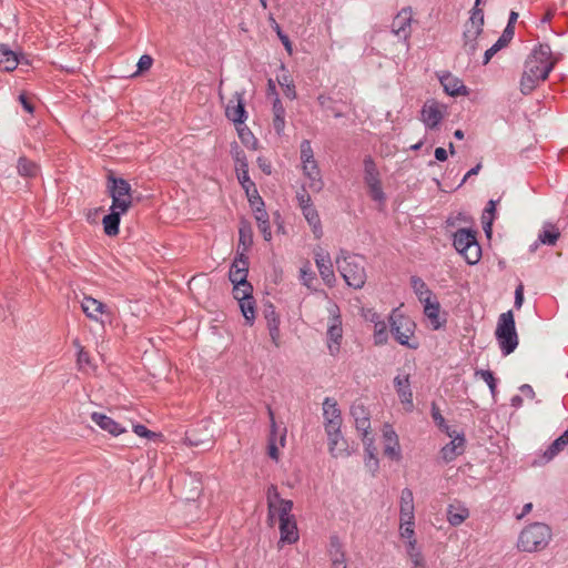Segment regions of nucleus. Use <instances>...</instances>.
Listing matches in <instances>:
<instances>
[{
    "instance_id": "obj_33",
    "label": "nucleus",
    "mask_w": 568,
    "mask_h": 568,
    "mask_svg": "<svg viewBox=\"0 0 568 568\" xmlns=\"http://www.w3.org/2000/svg\"><path fill=\"white\" fill-rule=\"evenodd\" d=\"M254 215H255V220L257 222V226H258L260 231L262 232L264 240L267 242L271 241L272 232H271L267 212L263 207L256 206V209L254 210Z\"/></svg>"
},
{
    "instance_id": "obj_21",
    "label": "nucleus",
    "mask_w": 568,
    "mask_h": 568,
    "mask_svg": "<svg viewBox=\"0 0 568 568\" xmlns=\"http://www.w3.org/2000/svg\"><path fill=\"white\" fill-rule=\"evenodd\" d=\"M248 273V258L241 253L235 260L233 261L229 278L232 282V284H241L242 282H247Z\"/></svg>"
},
{
    "instance_id": "obj_15",
    "label": "nucleus",
    "mask_w": 568,
    "mask_h": 568,
    "mask_svg": "<svg viewBox=\"0 0 568 568\" xmlns=\"http://www.w3.org/2000/svg\"><path fill=\"white\" fill-rule=\"evenodd\" d=\"M268 416L271 420V434L268 438V456L278 460L280 458V448L285 446L286 442V429L284 428L282 432H278L277 425L275 423L274 413L271 408H268Z\"/></svg>"
},
{
    "instance_id": "obj_58",
    "label": "nucleus",
    "mask_w": 568,
    "mask_h": 568,
    "mask_svg": "<svg viewBox=\"0 0 568 568\" xmlns=\"http://www.w3.org/2000/svg\"><path fill=\"white\" fill-rule=\"evenodd\" d=\"M500 49H503V47L498 42H496L493 47L487 49L484 54L483 64H487Z\"/></svg>"
},
{
    "instance_id": "obj_47",
    "label": "nucleus",
    "mask_w": 568,
    "mask_h": 568,
    "mask_svg": "<svg viewBox=\"0 0 568 568\" xmlns=\"http://www.w3.org/2000/svg\"><path fill=\"white\" fill-rule=\"evenodd\" d=\"M414 504H399V520L415 519Z\"/></svg>"
},
{
    "instance_id": "obj_7",
    "label": "nucleus",
    "mask_w": 568,
    "mask_h": 568,
    "mask_svg": "<svg viewBox=\"0 0 568 568\" xmlns=\"http://www.w3.org/2000/svg\"><path fill=\"white\" fill-rule=\"evenodd\" d=\"M495 334L504 355H509L516 349L518 335L511 311L503 313L499 316Z\"/></svg>"
},
{
    "instance_id": "obj_22",
    "label": "nucleus",
    "mask_w": 568,
    "mask_h": 568,
    "mask_svg": "<svg viewBox=\"0 0 568 568\" xmlns=\"http://www.w3.org/2000/svg\"><path fill=\"white\" fill-rule=\"evenodd\" d=\"M383 438L385 456L398 460L400 458L398 437L389 425L384 426Z\"/></svg>"
},
{
    "instance_id": "obj_37",
    "label": "nucleus",
    "mask_w": 568,
    "mask_h": 568,
    "mask_svg": "<svg viewBox=\"0 0 568 568\" xmlns=\"http://www.w3.org/2000/svg\"><path fill=\"white\" fill-rule=\"evenodd\" d=\"M331 556H332V568H346L344 554L341 550V545L337 539L331 540Z\"/></svg>"
},
{
    "instance_id": "obj_27",
    "label": "nucleus",
    "mask_w": 568,
    "mask_h": 568,
    "mask_svg": "<svg viewBox=\"0 0 568 568\" xmlns=\"http://www.w3.org/2000/svg\"><path fill=\"white\" fill-rule=\"evenodd\" d=\"M406 555L412 564V568H427V562L417 541L406 542Z\"/></svg>"
},
{
    "instance_id": "obj_20",
    "label": "nucleus",
    "mask_w": 568,
    "mask_h": 568,
    "mask_svg": "<svg viewBox=\"0 0 568 568\" xmlns=\"http://www.w3.org/2000/svg\"><path fill=\"white\" fill-rule=\"evenodd\" d=\"M91 419L102 430L109 433L112 436H119L126 432L125 427H123L121 424H119L113 418H111L110 416H108L103 413L93 412L91 414Z\"/></svg>"
},
{
    "instance_id": "obj_2",
    "label": "nucleus",
    "mask_w": 568,
    "mask_h": 568,
    "mask_svg": "<svg viewBox=\"0 0 568 568\" xmlns=\"http://www.w3.org/2000/svg\"><path fill=\"white\" fill-rule=\"evenodd\" d=\"M323 416L331 454L334 457L349 456L346 442L341 435L342 418L335 400L331 398L324 400Z\"/></svg>"
},
{
    "instance_id": "obj_49",
    "label": "nucleus",
    "mask_w": 568,
    "mask_h": 568,
    "mask_svg": "<svg viewBox=\"0 0 568 568\" xmlns=\"http://www.w3.org/2000/svg\"><path fill=\"white\" fill-rule=\"evenodd\" d=\"M477 376H480L483 381H485L494 395L496 393V379L490 371H478L476 372Z\"/></svg>"
},
{
    "instance_id": "obj_56",
    "label": "nucleus",
    "mask_w": 568,
    "mask_h": 568,
    "mask_svg": "<svg viewBox=\"0 0 568 568\" xmlns=\"http://www.w3.org/2000/svg\"><path fill=\"white\" fill-rule=\"evenodd\" d=\"M494 216L493 214H488L486 212L483 213V216H481V223H483V227H484V231L485 233L489 236L490 233H491V225H493V221H494Z\"/></svg>"
},
{
    "instance_id": "obj_18",
    "label": "nucleus",
    "mask_w": 568,
    "mask_h": 568,
    "mask_svg": "<svg viewBox=\"0 0 568 568\" xmlns=\"http://www.w3.org/2000/svg\"><path fill=\"white\" fill-rule=\"evenodd\" d=\"M448 436L452 438L450 443L442 448V457L445 462H452L457 456L462 455L465 449V437L456 430L449 432Z\"/></svg>"
},
{
    "instance_id": "obj_52",
    "label": "nucleus",
    "mask_w": 568,
    "mask_h": 568,
    "mask_svg": "<svg viewBox=\"0 0 568 568\" xmlns=\"http://www.w3.org/2000/svg\"><path fill=\"white\" fill-rule=\"evenodd\" d=\"M515 33L514 26H507L501 34V37L497 40V42L505 48L513 39Z\"/></svg>"
},
{
    "instance_id": "obj_5",
    "label": "nucleus",
    "mask_w": 568,
    "mask_h": 568,
    "mask_svg": "<svg viewBox=\"0 0 568 568\" xmlns=\"http://www.w3.org/2000/svg\"><path fill=\"white\" fill-rule=\"evenodd\" d=\"M390 334L400 345L406 346L410 349H416L418 347V343L415 339V322L398 312V310H394L388 317Z\"/></svg>"
},
{
    "instance_id": "obj_19",
    "label": "nucleus",
    "mask_w": 568,
    "mask_h": 568,
    "mask_svg": "<svg viewBox=\"0 0 568 568\" xmlns=\"http://www.w3.org/2000/svg\"><path fill=\"white\" fill-rule=\"evenodd\" d=\"M443 106L436 101H427L420 112L422 121L429 128H436L443 119Z\"/></svg>"
},
{
    "instance_id": "obj_64",
    "label": "nucleus",
    "mask_w": 568,
    "mask_h": 568,
    "mask_svg": "<svg viewBox=\"0 0 568 568\" xmlns=\"http://www.w3.org/2000/svg\"><path fill=\"white\" fill-rule=\"evenodd\" d=\"M270 336L275 345H278V338H280V328L275 324H271V327H268Z\"/></svg>"
},
{
    "instance_id": "obj_63",
    "label": "nucleus",
    "mask_w": 568,
    "mask_h": 568,
    "mask_svg": "<svg viewBox=\"0 0 568 568\" xmlns=\"http://www.w3.org/2000/svg\"><path fill=\"white\" fill-rule=\"evenodd\" d=\"M19 100L26 111H28L29 113L33 112V105H32L31 101L29 100V98L24 93L19 95Z\"/></svg>"
},
{
    "instance_id": "obj_51",
    "label": "nucleus",
    "mask_w": 568,
    "mask_h": 568,
    "mask_svg": "<svg viewBox=\"0 0 568 568\" xmlns=\"http://www.w3.org/2000/svg\"><path fill=\"white\" fill-rule=\"evenodd\" d=\"M336 263H337V268H338L339 273L344 277L345 282L351 286L352 285L351 280L353 277V273H352V271H348L347 266L345 265L346 264V258L341 260L338 257L336 260Z\"/></svg>"
},
{
    "instance_id": "obj_55",
    "label": "nucleus",
    "mask_w": 568,
    "mask_h": 568,
    "mask_svg": "<svg viewBox=\"0 0 568 568\" xmlns=\"http://www.w3.org/2000/svg\"><path fill=\"white\" fill-rule=\"evenodd\" d=\"M152 63H153V59L150 55H148V54H143L139 59L138 71L139 72H144V71L149 70L152 67Z\"/></svg>"
},
{
    "instance_id": "obj_12",
    "label": "nucleus",
    "mask_w": 568,
    "mask_h": 568,
    "mask_svg": "<svg viewBox=\"0 0 568 568\" xmlns=\"http://www.w3.org/2000/svg\"><path fill=\"white\" fill-rule=\"evenodd\" d=\"M296 199L298 202V206L301 207L305 220L312 227L315 237L320 239L322 236L321 220L317 210L312 203L307 190L302 189L301 191H298L296 194Z\"/></svg>"
},
{
    "instance_id": "obj_8",
    "label": "nucleus",
    "mask_w": 568,
    "mask_h": 568,
    "mask_svg": "<svg viewBox=\"0 0 568 568\" xmlns=\"http://www.w3.org/2000/svg\"><path fill=\"white\" fill-rule=\"evenodd\" d=\"M108 191L112 199L110 210L126 213L131 209L133 204L132 189L126 180L110 175L108 178Z\"/></svg>"
},
{
    "instance_id": "obj_30",
    "label": "nucleus",
    "mask_w": 568,
    "mask_h": 568,
    "mask_svg": "<svg viewBox=\"0 0 568 568\" xmlns=\"http://www.w3.org/2000/svg\"><path fill=\"white\" fill-rule=\"evenodd\" d=\"M19 64V59L17 54L8 49L7 45L1 44L0 45V70L11 72L13 71Z\"/></svg>"
},
{
    "instance_id": "obj_43",
    "label": "nucleus",
    "mask_w": 568,
    "mask_h": 568,
    "mask_svg": "<svg viewBox=\"0 0 568 568\" xmlns=\"http://www.w3.org/2000/svg\"><path fill=\"white\" fill-rule=\"evenodd\" d=\"M414 525H415V519L400 520V525H399L400 537L407 539V541H417L415 538Z\"/></svg>"
},
{
    "instance_id": "obj_45",
    "label": "nucleus",
    "mask_w": 568,
    "mask_h": 568,
    "mask_svg": "<svg viewBox=\"0 0 568 568\" xmlns=\"http://www.w3.org/2000/svg\"><path fill=\"white\" fill-rule=\"evenodd\" d=\"M253 243V232L250 223L242 222L240 227V244L245 248L251 246Z\"/></svg>"
},
{
    "instance_id": "obj_50",
    "label": "nucleus",
    "mask_w": 568,
    "mask_h": 568,
    "mask_svg": "<svg viewBox=\"0 0 568 568\" xmlns=\"http://www.w3.org/2000/svg\"><path fill=\"white\" fill-rule=\"evenodd\" d=\"M133 432L138 436L144 437V438H148V439H155V438L160 437L159 434L149 430L144 425H141V424L134 425L133 426Z\"/></svg>"
},
{
    "instance_id": "obj_16",
    "label": "nucleus",
    "mask_w": 568,
    "mask_h": 568,
    "mask_svg": "<svg viewBox=\"0 0 568 568\" xmlns=\"http://www.w3.org/2000/svg\"><path fill=\"white\" fill-rule=\"evenodd\" d=\"M226 118L235 125H243L246 120L243 94L236 92L225 108Z\"/></svg>"
},
{
    "instance_id": "obj_25",
    "label": "nucleus",
    "mask_w": 568,
    "mask_h": 568,
    "mask_svg": "<svg viewBox=\"0 0 568 568\" xmlns=\"http://www.w3.org/2000/svg\"><path fill=\"white\" fill-rule=\"evenodd\" d=\"M328 349L335 354L339 349V339L342 338V326L338 316H334L327 329Z\"/></svg>"
},
{
    "instance_id": "obj_3",
    "label": "nucleus",
    "mask_w": 568,
    "mask_h": 568,
    "mask_svg": "<svg viewBox=\"0 0 568 568\" xmlns=\"http://www.w3.org/2000/svg\"><path fill=\"white\" fill-rule=\"evenodd\" d=\"M300 159L303 176L305 179V183L302 189H308L314 193L321 192L324 187V181L308 140H303L301 142Z\"/></svg>"
},
{
    "instance_id": "obj_24",
    "label": "nucleus",
    "mask_w": 568,
    "mask_h": 568,
    "mask_svg": "<svg viewBox=\"0 0 568 568\" xmlns=\"http://www.w3.org/2000/svg\"><path fill=\"white\" fill-rule=\"evenodd\" d=\"M236 162V173L237 179L245 191H248V187H253V183L248 176V164L246 161V156L243 152H237L235 155Z\"/></svg>"
},
{
    "instance_id": "obj_35",
    "label": "nucleus",
    "mask_w": 568,
    "mask_h": 568,
    "mask_svg": "<svg viewBox=\"0 0 568 568\" xmlns=\"http://www.w3.org/2000/svg\"><path fill=\"white\" fill-rule=\"evenodd\" d=\"M568 445V428L544 453L545 463L550 462Z\"/></svg>"
},
{
    "instance_id": "obj_10",
    "label": "nucleus",
    "mask_w": 568,
    "mask_h": 568,
    "mask_svg": "<svg viewBox=\"0 0 568 568\" xmlns=\"http://www.w3.org/2000/svg\"><path fill=\"white\" fill-rule=\"evenodd\" d=\"M483 24H484V14L481 10H475L466 21L464 26V44L463 49L468 55H474L478 48L479 42L481 41L483 33Z\"/></svg>"
},
{
    "instance_id": "obj_38",
    "label": "nucleus",
    "mask_w": 568,
    "mask_h": 568,
    "mask_svg": "<svg viewBox=\"0 0 568 568\" xmlns=\"http://www.w3.org/2000/svg\"><path fill=\"white\" fill-rule=\"evenodd\" d=\"M18 172L21 176L34 178L39 173V166L26 158H20L18 162Z\"/></svg>"
},
{
    "instance_id": "obj_31",
    "label": "nucleus",
    "mask_w": 568,
    "mask_h": 568,
    "mask_svg": "<svg viewBox=\"0 0 568 568\" xmlns=\"http://www.w3.org/2000/svg\"><path fill=\"white\" fill-rule=\"evenodd\" d=\"M124 213L115 210H110V213L102 220L104 233L109 236H115L119 234V224L121 215Z\"/></svg>"
},
{
    "instance_id": "obj_54",
    "label": "nucleus",
    "mask_w": 568,
    "mask_h": 568,
    "mask_svg": "<svg viewBox=\"0 0 568 568\" xmlns=\"http://www.w3.org/2000/svg\"><path fill=\"white\" fill-rule=\"evenodd\" d=\"M275 32L277 33V36H278L280 40L282 41L283 45L285 47L286 51L290 54H292V52H293L292 43H291L288 37L282 32L278 23H275Z\"/></svg>"
},
{
    "instance_id": "obj_13",
    "label": "nucleus",
    "mask_w": 568,
    "mask_h": 568,
    "mask_svg": "<svg viewBox=\"0 0 568 568\" xmlns=\"http://www.w3.org/2000/svg\"><path fill=\"white\" fill-rule=\"evenodd\" d=\"M81 308L89 320L99 323L102 327L105 324L104 317L111 315L110 308L104 303L88 295L81 300Z\"/></svg>"
},
{
    "instance_id": "obj_28",
    "label": "nucleus",
    "mask_w": 568,
    "mask_h": 568,
    "mask_svg": "<svg viewBox=\"0 0 568 568\" xmlns=\"http://www.w3.org/2000/svg\"><path fill=\"white\" fill-rule=\"evenodd\" d=\"M316 265L320 271V274L325 283L332 284V281L334 278V273L332 270V263L328 257V255L324 252H317L316 253Z\"/></svg>"
},
{
    "instance_id": "obj_40",
    "label": "nucleus",
    "mask_w": 568,
    "mask_h": 568,
    "mask_svg": "<svg viewBox=\"0 0 568 568\" xmlns=\"http://www.w3.org/2000/svg\"><path fill=\"white\" fill-rule=\"evenodd\" d=\"M277 82L283 89V93L287 99L294 100L296 98L295 85L290 75L283 74L277 79Z\"/></svg>"
},
{
    "instance_id": "obj_57",
    "label": "nucleus",
    "mask_w": 568,
    "mask_h": 568,
    "mask_svg": "<svg viewBox=\"0 0 568 568\" xmlns=\"http://www.w3.org/2000/svg\"><path fill=\"white\" fill-rule=\"evenodd\" d=\"M273 126L275 132L281 135L285 128V115H277L273 118Z\"/></svg>"
},
{
    "instance_id": "obj_61",
    "label": "nucleus",
    "mask_w": 568,
    "mask_h": 568,
    "mask_svg": "<svg viewBox=\"0 0 568 568\" xmlns=\"http://www.w3.org/2000/svg\"><path fill=\"white\" fill-rule=\"evenodd\" d=\"M524 302V286L520 284L515 292V306L520 308Z\"/></svg>"
},
{
    "instance_id": "obj_39",
    "label": "nucleus",
    "mask_w": 568,
    "mask_h": 568,
    "mask_svg": "<svg viewBox=\"0 0 568 568\" xmlns=\"http://www.w3.org/2000/svg\"><path fill=\"white\" fill-rule=\"evenodd\" d=\"M373 341L376 346L385 345L388 342V329L385 321L378 322L374 325Z\"/></svg>"
},
{
    "instance_id": "obj_42",
    "label": "nucleus",
    "mask_w": 568,
    "mask_h": 568,
    "mask_svg": "<svg viewBox=\"0 0 568 568\" xmlns=\"http://www.w3.org/2000/svg\"><path fill=\"white\" fill-rule=\"evenodd\" d=\"M233 285H234V288H233L234 297L239 302L253 297L252 296L253 287L248 282H242L241 284H233Z\"/></svg>"
},
{
    "instance_id": "obj_6",
    "label": "nucleus",
    "mask_w": 568,
    "mask_h": 568,
    "mask_svg": "<svg viewBox=\"0 0 568 568\" xmlns=\"http://www.w3.org/2000/svg\"><path fill=\"white\" fill-rule=\"evenodd\" d=\"M453 245L468 264L474 265L479 262L481 248L474 231L469 229L457 230L454 233Z\"/></svg>"
},
{
    "instance_id": "obj_53",
    "label": "nucleus",
    "mask_w": 568,
    "mask_h": 568,
    "mask_svg": "<svg viewBox=\"0 0 568 568\" xmlns=\"http://www.w3.org/2000/svg\"><path fill=\"white\" fill-rule=\"evenodd\" d=\"M362 316L364 317L365 321L367 322H371L373 323L374 325L378 322H382V317L378 313H376L375 311L371 310V308H363L362 310Z\"/></svg>"
},
{
    "instance_id": "obj_29",
    "label": "nucleus",
    "mask_w": 568,
    "mask_h": 568,
    "mask_svg": "<svg viewBox=\"0 0 568 568\" xmlns=\"http://www.w3.org/2000/svg\"><path fill=\"white\" fill-rule=\"evenodd\" d=\"M440 83L446 93L449 95H459L466 93V88L463 82L452 74H446L440 78Z\"/></svg>"
},
{
    "instance_id": "obj_41",
    "label": "nucleus",
    "mask_w": 568,
    "mask_h": 568,
    "mask_svg": "<svg viewBox=\"0 0 568 568\" xmlns=\"http://www.w3.org/2000/svg\"><path fill=\"white\" fill-rule=\"evenodd\" d=\"M559 231L555 226L548 225L539 234V242L542 244L554 245L556 241L559 239Z\"/></svg>"
},
{
    "instance_id": "obj_32",
    "label": "nucleus",
    "mask_w": 568,
    "mask_h": 568,
    "mask_svg": "<svg viewBox=\"0 0 568 568\" xmlns=\"http://www.w3.org/2000/svg\"><path fill=\"white\" fill-rule=\"evenodd\" d=\"M424 304V314L429 318L434 329H438L442 326L439 320L440 305L435 298H429Z\"/></svg>"
},
{
    "instance_id": "obj_1",
    "label": "nucleus",
    "mask_w": 568,
    "mask_h": 568,
    "mask_svg": "<svg viewBox=\"0 0 568 568\" xmlns=\"http://www.w3.org/2000/svg\"><path fill=\"white\" fill-rule=\"evenodd\" d=\"M558 58L551 52L548 44H540L527 58L520 79V91L529 94L536 87L545 81L557 63Z\"/></svg>"
},
{
    "instance_id": "obj_59",
    "label": "nucleus",
    "mask_w": 568,
    "mask_h": 568,
    "mask_svg": "<svg viewBox=\"0 0 568 568\" xmlns=\"http://www.w3.org/2000/svg\"><path fill=\"white\" fill-rule=\"evenodd\" d=\"M399 504H414V496L410 489L405 488L402 490Z\"/></svg>"
},
{
    "instance_id": "obj_62",
    "label": "nucleus",
    "mask_w": 568,
    "mask_h": 568,
    "mask_svg": "<svg viewBox=\"0 0 568 568\" xmlns=\"http://www.w3.org/2000/svg\"><path fill=\"white\" fill-rule=\"evenodd\" d=\"M79 352H78V362L79 364H90L89 354L84 351V348L80 345H78Z\"/></svg>"
},
{
    "instance_id": "obj_48",
    "label": "nucleus",
    "mask_w": 568,
    "mask_h": 568,
    "mask_svg": "<svg viewBox=\"0 0 568 568\" xmlns=\"http://www.w3.org/2000/svg\"><path fill=\"white\" fill-rule=\"evenodd\" d=\"M237 133L243 143L247 145L251 143L253 149L256 148V140L247 128L237 125Z\"/></svg>"
},
{
    "instance_id": "obj_46",
    "label": "nucleus",
    "mask_w": 568,
    "mask_h": 568,
    "mask_svg": "<svg viewBox=\"0 0 568 568\" xmlns=\"http://www.w3.org/2000/svg\"><path fill=\"white\" fill-rule=\"evenodd\" d=\"M245 192H246L248 202H250L251 206L253 207V210H255L256 206H260V207L264 206L262 197L258 195V192H257L254 183H253V187H248V191H245Z\"/></svg>"
},
{
    "instance_id": "obj_14",
    "label": "nucleus",
    "mask_w": 568,
    "mask_h": 568,
    "mask_svg": "<svg viewBox=\"0 0 568 568\" xmlns=\"http://www.w3.org/2000/svg\"><path fill=\"white\" fill-rule=\"evenodd\" d=\"M365 175L364 181L366 186L368 187V192L374 201L383 203L385 200L384 192L382 190L379 174L376 170L375 164L372 160H365Z\"/></svg>"
},
{
    "instance_id": "obj_34",
    "label": "nucleus",
    "mask_w": 568,
    "mask_h": 568,
    "mask_svg": "<svg viewBox=\"0 0 568 568\" xmlns=\"http://www.w3.org/2000/svg\"><path fill=\"white\" fill-rule=\"evenodd\" d=\"M469 516V510L464 506L450 505L447 510V520L452 526L462 525Z\"/></svg>"
},
{
    "instance_id": "obj_36",
    "label": "nucleus",
    "mask_w": 568,
    "mask_h": 568,
    "mask_svg": "<svg viewBox=\"0 0 568 568\" xmlns=\"http://www.w3.org/2000/svg\"><path fill=\"white\" fill-rule=\"evenodd\" d=\"M410 286L422 303L433 297L432 291L420 277L412 276Z\"/></svg>"
},
{
    "instance_id": "obj_23",
    "label": "nucleus",
    "mask_w": 568,
    "mask_h": 568,
    "mask_svg": "<svg viewBox=\"0 0 568 568\" xmlns=\"http://www.w3.org/2000/svg\"><path fill=\"white\" fill-rule=\"evenodd\" d=\"M412 11L403 9L393 19L392 31L399 38L407 39L410 33Z\"/></svg>"
},
{
    "instance_id": "obj_44",
    "label": "nucleus",
    "mask_w": 568,
    "mask_h": 568,
    "mask_svg": "<svg viewBox=\"0 0 568 568\" xmlns=\"http://www.w3.org/2000/svg\"><path fill=\"white\" fill-rule=\"evenodd\" d=\"M243 316L245 317L248 324H252L255 318V308H254V300L253 297L246 298L244 301L239 302Z\"/></svg>"
},
{
    "instance_id": "obj_17",
    "label": "nucleus",
    "mask_w": 568,
    "mask_h": 568,
    "mask_svg": "<svg viewBox=\"0 0 568 568\" xmlns=\"http://www.w3.org/2000/svg\"><path fill=\"white\" fill-rule=\"evenodd\" d=\"M394 386L399 397L400 403L404 405L405 410L410 412L414 407L413 393L410 389L409 375L398 374L394 378Z\"/></svg>"
},
{
    "instance_id": "obj_26",
    "label": "nucleus",
    "mask_w": 568,
    "mask_h": 568,
    "mask_svg": "<svg viewBox=\"0 0 568 568\" xmlns=\"http://www.w3.org/2000/svg\"><path fill=\"white\" fill-rule=\"evenodd\" d=\"M280 542L295 544L298 540V529L295 518L280 523Z\"/></svg>"
},
{
    "instance_id": "obj_4",
    "label": "nucleus",
    "mask_w": 568,
    "mask_h": 568,
    "mask_svg": "<svg viewBox=\"0 0 568 568\" xmlns=\"http://www.w3.org/2000/svg\"><path fill=\"white\" fill-rule=\"evenodd\" d=\"M551 539V529L542 523H534L525 527L519 534L517 548L525 552H535L545 549Z\"/></svg>"
},
{
    "instance_id": "obj_60",
    "label": "nucleus",
    "mask_w": 568,
    "mask_h": 568,
    "mask_svg": "<svg viewBox=\"0 0 568 568\" xmlns=\"http://www.w3.org/2000/svg\"><path fill=\"white\" fill-rule=\"evenodd\" d=\"M273 114H274V116L285 115V109H284L281 100L278 99V97H276L273 102Z\"/></svg>"
},
{
    "instance_id": "obj_11",
    "label": "nucleus",
    "mask_w": 568,
    "mask_h": 568,
    "mask_svg": "<svg viewBox=\"0 0 568 568\" xmlns=\"http://www.w3.org/2000/svg\"><path fill=\"white\" fill-rule=\"evenodd\" d=\"M369 422L364 418L361 423L363 429V445H364V467L371 474L375 475L379 468V460L377 458L378 449L374 445V436L368 432Z\"/></svg>"
},
{
    "instance_id": "obj_9",
    "label": "nucleus",
    "mask_w": 568,
    "mask_h": 568,
    "mask_svg": "<svg viewBox=\"0 0 568 568\" xmlns=\"http://www.w3.org/2000/svg\"><path fill=\"white\" fill-rule=\"evenodd\" d=\"M266 501L268 510V521L271 525H273L275 518H277L280 523L295 518L291 514L293 509V501L288 499H283L280 496V493L275 485L268 486L266 490Z\"/></svg>"
}]
</instances>
